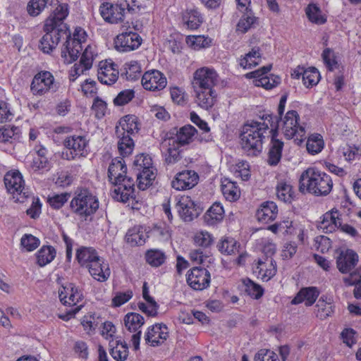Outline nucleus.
<instances>
[{"mask_svg": "<svg viewBox=\"0 0 361 361\" xmlns=\"http://www.w3.org/2000/svg\"><path fill=\"white\" fill-rule=\"evenodd\" d=\"M333 186L331 177L314 167L304 171L299 180V190L302 193L309 192L317 196L328 195Z\"/></svg>", "mask_w": 361, "mask_h": 361, "instance_id": "5", "label": "nucleus"}, {"mask_svg": "<svg viewBox=\"0 0 361 361\" xmlns=\"http://www.w3.org/2000/svg\"><path fill=\"white\" fill-rule=\"evenodd\" d=\"M70 207L75 214L87 219L99 209V200L88 189L81 188L75 192Z\"/></svg>", "mask_w": 361, "mask_h": 361, "instance_id": "6", "label": "nucleus"}, {"mask_svg": "<svg viewBox=\"0 0 361 361\" xmlns=\"http://www.w3.org/2000/svg\"><path fill=\"white\" fill-rule=\"evenodd\" d=\"M49 0H30L27 5V11L32 17L39 16L46 8Z\"/></svg>", "mask_w": 361, "mask_h": 361, "instance_id": "52", "label": "nucleus"}, {"mask_svg": "<svg viewBox=\"0 0 361 361\" xmlns=\"http://www.w3.org/2000/svg\"><path fill=\"white\" fill-rule=\"evenodd\" d=\"M260 57L259 49L254 48L240 60V65L244 68H251L259 64Z\"/></svg>", "mask_w": 361, "mask_h": 361, "instance_id": "44", "label": "nucleus"}, {"mask_svg": "<svg viewBox=\"0 0 361 361\" xmlns=\"http://www.w3.org/2000/svg\"><path fill=\"white\" fill-rule=\"evenodd\" d=\"M269 135L271 136V141L268 152L267 163L270 166H276L282 157L283 142L277 138L279 132H276V128L273 129V133Z\"/></svg>", "mask_w": 361, "mask_h": 361, "instance_id": "21", "label": "nucleus"}, {"mask_svg": "<svg viewBox=\"0 0 361 361\" xmlns=\"http://www.w3.org/2000/svg\"><path fill=\"white\" fill-rule=\"evenodd\" d=\"M255 361H278V356L270 350L261 349L255 355Z\"/></svg>", "mask_w": 361, "mask_h": 361, "instance_id": "64", "label": "nucleus"}, {"mask_svg": "<svg viewBox=\"0 0 361 361\" xmlns=\"http://www.w3.org/2000/svg\"><path fill=\"white\" fill-rule=\"evenodd\" d=\"M245 291L248 295L255 299L260 298L264 294V289L262 287L250 279H247L244 281Z\"/></svg>", "mask_w": 361, "mask_h": 361, "instance_id": "54", "label": "nucleus"}, {"mask_svg": "<svg viewBox=\"0 0 361 361\" xmlns=\"http://www.w3.org/2000/svg\"><path fill=\"white\" fill-rule=\"evenodd\" d=\"M194 241L195 243L198 246L207 247L213 242V238L209 232L201 231L195 234Z\"/></svg>", "mask_w": 361, "mask_h": 361, "instance_id": "63", "label": "nucleus"}, {"mask_svg": "<svg viewBox=\"0 0 361 361\" xmlns=\"http://www.w3.org/2000/svg\"><path fill=\"white\" fill-rule=\"evenodd\" d=\"M186 42L191 48L200 49L209 47L212 43V39L203 35H193L188 37Z\"/></svg>", "mask_w": 361, "mask_h": 361, "instance_id": "48", "label": "nucleus"}, {"mask_svg": "<svg viewBox=\"0 0 361 361\" xmlns=\"http://www.w3.org/2000/svg\"><path fill=\"white\" fill-rule=\"evenodd\" d=\"M324 147L323 137L319 133H313L309 135L306 147L307 151L312 155L317 154L322 152Z\"/></svg>", "mask_w": 361, "mask_h": 361, "instance_id": "36", "label": "nucleus"}, {"mask_svg": "<svg viewBox=\"0 0 361 361\" xmlns=\"http://www.w3.org/2000/svg\"><path fill=\"white\" fill-rule=\"evenodd\" d=\"M199 180L197 173L185 170L178 173L171 181V187L176 190H189L195 187Z\"/></svg>", "mask_w": 361, "mask_h": 361, "instance_id": "15", "label": "nucleus"}, {"mask_svg": "<svg viewBox=\"0 0 361 361\" xmlns=\"http://www.w3.org/2000/svg\"><path fill=\"white\" fill-rule=\"evenodd\" d=\"M190 120L193 123L197 126L200 129L203 130L202 133H206L204 136L200 135L199 140L200 142H209L212 140V136L210 134H207L210 130V128L206 121L202 120L200 116L194 111L190 113Z\"/></svg>", "mask_w": 361, "mask_h": 361, "instance_id": "45", "label": "nucleus"}, {"mask_svg": "<svg viewBox=\"0 0 361 361\" xmlns=\"http://www.w3.org/2000/svg\"><path fill=\"white\" fill-rule=\"evenodd\" d=\"M359 261L358 255L352 249L340 251V272L347 273L353 270Z\"/></svg>", "mask_w": 361, "mask_h": 361, "instance_id": "26", "label": "nucleus"}, {"mask_svg": "<svg viewBox=\"0 0 361 361\" xmlns=\"http://www.w3.org/2000/svg\"><path fill=\"white\" fill-rule=\"evenodd\" d=\"M337 219L338 213L336 209H332L322 216V220L317 223V228L326 233H332L337 228Z\"/></svg>", "mask_w": 361, "mask_h": 361, "instance_id": "29", "label": "nucleus"}, {"mask_svg": "<svg viewBox=\"0 0 361 361\" xmlns=\"http://www.w3.org/2000/svg\"><path fill=\"white\" fill-rule=\"evenodd\" d=\"M280 82L281 78L279 76L271 74L269 76L267 75L255 80V85L257 87H262L266 90H271L277 86Z\"/></svg>", "mask_w": 361, "mask_h": 361, "instance_id": "53", "label": "nucleus"}, {"mask_svg": "<svg viewBox=\"0 0 361 361\" xmlns=\"http://www.w3.org/2000/svg\"><path fill=\"white\" fill-rule=\"evenodd\" d=\"M278 214V207L274 202L267 201L263 202L256 212L257 220L262 223L267 224L274 221Z\"/></svg>", "mask_w": 361, "mask_h": 361, "instance_id": "23", "label": "nucleus"}, {"mask_svg": "<svg viewBox=\"0 0 361 361\" xmlns=\"http://www.w3.org/2000/svg\"><path fill=\"white\" fill-rule=\"evenodd\" d=\"M166 78L160 71L152 70L147 71L142 77V85L145 90H160L166 85Z\"/></svg>", "mask_w": 361, "mask_h": 361, "instance_id": "17", "label": "nucleus"}, {"mask_svg": "<svg viewBox=\"0 0 361 361\" xmlns=\"http://www.w3.org/2000/svg\"><path fill=\"white\" fill-rule=\"evenodd\" d=\"M59 87L55 82L54 77L51 73L42 71L37 73L33 78L30 85L31 92L34 95L42 96L47 92H56Z\"/></svg>", "mask_w": 361, "mask_h": 361, "instance_id": "10", "label": "nucleus"}, {"mask_svg": "<svg viewBox=\"0 0 361 361\" xmlns=\"http://www.w3.org/2000/svg\"><path fill=\"white\" fill-rule=\"evenodd\" d=\"M68 15V5L59 4L55 11L45 20V34L39 41V48L45 54L51 53L58 45L61 38L67 35L68 26L63 23Z\"/></svg>", "mask_w": 361, "mask_h": 361, "instance_id": "1", "label": "nucleus"}, {"mask_svg": "<svg viewBox=\"0 0 361 361\" xmlns=\"http://www.w3.org/2000/svg\"><path fill=\"white\" fill-rule=\"evenodd\" d=\"M114 63L101 65L98 70L97 77L99 81L104 85H111L116 82L118 78V71L115 68Z\"/></svg>", "mask_w": 361, "mask_h": 361, "instance_id": "24", "label": "nucleus"}, {"mask_svg": "<svg viewBox=\"0 0 361 361\" xmlns=\"http://www.w3.org/2000/svg\"><path fill=\"white\" fill-rule=\"evenodd\" d=\"M99 12L105 22L117 24L124 19L125 6L121 4L104 2L99 6Z\"/></svg>", "mask_w": 361, "mask_h": 361, "instance_id": "14", "label": "nucleus"}, {"mask_svg": "<svg viewBox=\"0 0 361 361\" xmlns=\"http://www.w3.org/2000/svg\"><path fill=\"white\" fill-rule=\"evenodd\" d=\"M4 184L16 202H24L29 197V192L24 187L23 176L18 171L7 172L4 176Z\"/></svg>", "mask_w": 361, "mask_h": 361, "instance_id": "9", "label": "nucleus"}, {"mask_svg": "<svg viewBox=\"0 0 361 361\" xmlns=\"http://www.w3.org/2000/svg\"><path fill=\"white\" fill-rule=\"evenodd\" d=\"M299 115L296 111H288L282 121V133L287 139H294L297 145H300L305 135V128L298 123Z\"/></svg>", "mask_w": 361, "mask_h": 361, "instance_id": "8", "label": "nucleus"}, {"mask_svg": "<svg viewBox=\"0 0 361 361\" xmlns=\"http://www.w3.org/2000/svg\"><path fill=\"white\" fill-rule=\"evenodd\" d=\"M217 83L218 74L214 69L203 67L195 72L192 87L195 102L201 108L208 110L214 104L217 94L214 87Z\"/></svg>", "mask_w": 361, "mask_h": 361, "instance_id": "3", "label": "nucleus"}, {"mask_svg": "<svg viewBox=\"0 0 361 361\" xmlns=\"http://www.w3.org/2000/svg\"><path fill=\"white\" fill-rule=\"evenodd\" d=\"M56 252L55 248L51 245H43L37 252V263L39 267L51 262L56 257Z\"/></svg>", "mask_w": 361, "mask_h": 361, "instance_id": "35", "label": "nucleus"}, {"mask_svg": "<svg viewBox=\"0 0 361 361\" xmlns=\"http://www.w3.org/2000/svg\"><path fill=\"white\" fill-rule=\"evenodd\" d=\"M183 20L192 30L197 29L203 21L200 13L195 8L186 10L183 16Z\"/></svg>", "mask_w": 361, "mask_h": 361, "instance_id": "37", "label": "nucleus"}, {"mask_svg": "<svg viewBox=\"0 0 361 361\" xmlns=\"http://www.w3.org/2000/svg\"><path fill=\"white\" fill-rule=\"evenodd\" d=\"M20 245L25 251L31 252L39 245V240L32 234H25L21 238Z\"/></svg>", "mask_w": 361, "mask_h": 361, "instance_id": "58", "label": "nucleus"}, {"mask_svg": "<svg viewBox=\"0 0 361 361\" xmlns=\"http://www.w3.org/2000/svg\"><path fill=\"white\" fill-rule=\"evenodd\" d=\"M291 75L295 79H299L302 76L303 83L307 87L316 85L320 80L319 72L314 67L305 68L298 66Z\"/></svg>", "mask_w": 361, "mask_h": 361, "instance_id": "20", "label": "nucleus"}, {"mask_svg": "<svg viewBox=\"0 0 361 361\" xmlns=\"http://www.w3.org/2000/svg\"><path fill=\"white\" fill-rule=\"evenodd\" d=\"M340 338L342 339L343 343L350 348L356 344L357 341V333L352 328H345L340 333Z\"/></svg>", "mask_w": 361, "mask_h": 361, "instance_id": "55", "label": "nucleus"}, {"mask_svg": "<svg viewBox=\"0 0 361 361\" xmlns=\"http://www.w3.org/2000/svg\"><path fill=\"white\" fill-rule=\"evenodd\" d=\"M137 180L138 182L137 187L139 189L144 190L148 186L152 185L157 176V169L154 166L149 167L145 170L136 172Z\"/></svg>", "mask_w": 361, "mask_h": 361, "instance_id": "33", "label": "nucleus"}, {"mask_svg": "<svg viewBox=\"0 0 361 361\" xmlns=\"http://www.w3.org/2000/svg\"><path fill=\"white\" fill-rule=\"evenodd\" d=\"M308 19L316 24L322 25L326 22V19L321 15V10L316 4H310L305 9Z\"/></svg>", "mask_w": 361, "mask_h": 361, "instance_id": "49", "label": "nucleus"}, {"mask_svg": "<svg viewBox=\"0 0 361 361\" xmlns=\"http://www.w3.org/2000/svg\"><path fill=\"white\" fill-rule=\"evenodd\" d=\"M266 264V262L259 259L257 261V266L256 269L258 270L259 274L262 275V279L264 281H269L274 277L276 274V267L273 265V267L264 268L263 267Z\"/></svg>", "mask_w": 361, "mask_h": 361, "instance_id": "59", "label": "nucleus"}, {"mask_svg": "<svg viewBox=\"0 0 361 361\" xmlns=\"http://www.w3.org/2000/svg\"><path fill=\"white\" fill-rule=\"evenodd\" d=\"M221 187L222 193L227 200L235 202L240 198V190L235 182L225 178L221 180Z\"/></svg>", "mask_w": 361, "mask_h": 361, "instance_id": "31", "label": "nucleus"}, {"mask_svg": "<svg viewBox=\"0 0 361 361\" xmlns=\"http://www.w3.org/2000/svg\"><path fill=\"white\" fill-rule=\"evenodd\" d=\"M197 133L195 127L188 124L182 126L176 130V140L175 143L185 146L190 144L193 140V137Z\"/></svg>", "mask_w": 361, "mask_h": 361, "instance_id": "32", "label": "nucleus"}, {"mask_svg": "<svg viewBox=\"0 0 361 361\" xmlns=\"http://www.w3.org/2000/svg\"><path fill=\"white\" fill-rule=\"evenodd\" d=\"M61 302L65 305L74 306L83 298L80 290L73 283H69L62 286L59 293Z\"/></svg>", "mask_w": 361, "mask_h": 361, "instance_id": "19", "label": "nucleus"}, {"mask_svg": "<svg viewBox=\"0 0 361 361\" xmlns=\"http://www.w3.org/2000/svg\"><path fill=\"white\" fill-rule=\"evenodd\" d=\"M125 72L121 73V76L126 75L128 80L135 81L141 76L142 68L140 64L136 61H130L124 65Z\"/></svg>", "mask_w": 361, "mask_h": 361, "instance_id": "39", "label": "nucleus"}, {"mask_svg": "<svg viewBox=\"0 0 361 361\" xmlns=\"http://www.w3.org/2000/svg\"><path fill=\"white\" fill-rule=\"evenodd\" d=\"M237 241L232 238H224L218 245L219 250L226 255H232L238 250Z\"/></svg>", "mask_w": 361, "mask_h": 361, "instance_id": "51", "label": "nucleus"}, {"mask_svg": "<svg viewBox=\"0 0 361 361\" xmlns=\"http://www.w3.org/2000/svg\"><path fill=\"white\" fill-rule=\"evenodd\" d=\"M276 195L279 200L284 202H291L293 200L292 186L286 182H280L276 186Z\"/></svg>", "mask_w": 361, "mask_h": 361, "instance_id": "46", "label": "nucleus"}, {"mask_svg": "<svg viewBox=\"0 0 361 361\" xmlns=\"http://www.w3.org/2000/svg\"><path fill=\"white\" fill-rule=\"evenodd\" d=\"M256 20L257 18L254 16L251 9L246 8V12L243 13L236 25V31L241 33L247 32L255 23Z\"/></svg>", "mask_w": 361, "mask_h": 361, "instance_id": "40", "label": "nucleus"}, {"mask_svg": "<svg viewBox=\"0 0 361 361\" xmlns=\"http://www.w3.org/2000/svg\"><path fill=\"white\" fill-rule=\"evenodd\" d=\"M135 97V92L133 90H125L118 93L114 98L115 106H123L130 102Z\"/></svg>", "mask_w": 361, "mask_h": 361, "instance_id": "61", "label": "nucleus"}, {"mask_svg": "<svg viewBox=\"0 0 361 361\" xmlns=\"http://www.w3.org/2000/svg\"><path fill=\"white\" fill-rule=\"evenodd\" d=\"M146 261L151 266L158 267L163 264L166 259L165 254L159 250H150L146 252Z\"/></svg>", "mask_w": 361, "mask_h": 361, "instance_id": "47", "label": "nucleus"}, {"mask_svg": "<svg viewBox=\"0 0 361 361\" xmlns=\"http://www.w3.org/2000/svg\"><path fill=\"white\" fill-rule=\"evenodd\" d=\"M176 209L180 219L185 222L192 221L202 212V209L188 196L176 198Z\"/></svg>", "mask_w": 361, "mask_h": 361, "instance_id": "11", "label": "nucleus"}, {"mask_svg": "<svg viewBox=\"0 0 361 361\" xmlns=\"http://www.w3.org/2000/svg\"><path fill=\"white\" fill-rule=\"evenodd\" d=\"M63 146L66 152H63V157L67 160H73L87 156L89 140L85 135H70L63 140Z\"/></svg>", "mask_w": 361, "mask_h": 361, "instance_id": "7", "label": "nucleus"}, {"mask_svg": "<svg viewBox=\"0 0 361 361\" xmlns=\"http://www.w3.org/2000/svg\"><path fill=\"white\" fill-rule=\"evenodd\" d=\"M224 216V209L219 202L214 203L204 214V221L209 225L220 222Z\"/></svg>", "mask_w": 361, "mask_h": 361, "instance_id": "34", "label": "nucleus"}, {"mask_svg": "<svg viewBox=\"0 0 361 361\" xmlns=\"http://www.w3.org/2000/svg\"><path fill=\"white\" fill-rule=\"evenodd\" d=\"M169 337V329L164 324H155L148 328L145 336V342L151 346L161 345Z\"/></svg>", "mask_w": 361, "mask_h": 361, "instance_id": "16", "label": "nucleus"}, {"mask_svg": "<svg viewBox=\"0 0 361 361\" xmlns=\"http://www.w3.org/2000/svg\"><path fill=\"white\" fill-rule=\"evenodd\" d=\"M333 312L334 310L331 302L330 301L326 302L323 298H321L317 302L314 312L317 318L323 320L329 317Z\"/></svg>", "mask_w": 361, "mask_h": 361, "instance_id": "42", "label": "nucleus"}, {"mask_svg": "<svg viewBox=\"0 0 361 361\" xmlns=\"http://www.w3.org/2000/svg\"><path fill=\"white\" fill-rule=\"evenodd\" d=\"M132 134L122 133L116 135L119 140L118 142V151L123 157L130 154L134 147V142L130 135Z\"/></svg>", "mask_w": 361, "mask_h": 361, "instance_id": "41", "label": "nucleus"}, {"mask_svg": "<svg viewBox=\"0 0 361 361\" xmlns=\"http://www.w3.org/2000/svg\"><path fill=\"white\" fill-rule=\"evenodd\" d=\"M144 317L136 312L128 313L124 317V324L128 330L130 332H136L144 324Z\"/></svg>", "mask_w": 361, "mask_h": 361, "instance_id": "38", "label": "nucleus"}, {"mask_svg": "<svg viewBox=\"0 0 361 361\" xmlns=\"http://www.w3.org/2000/svg\"><path fill=\"white\" fill-rule=\"evenodd\" d=\"M152 166H153L152 158L147 154H141L137 155L133 161V167L135 172L145 170V168L148 169Z\"/></svg>", "mask_w": 361, "mask_h": 361, "instance_id": "57", "label": "nucleus"}, {"mask_svg": "<svg viewBox=\"0 0 361 361\" xmlns=\"http://www.w3.org/2000/svg\"><path fill=\"white\" fill-rule=\"evenodd\" d=\"M141 37L135 32H123L114 40L115 48L121 52H128L137 49L142 44Z\"/></svg>", "mask_w": 361, "mask_h": 361, "instance_id": "13", "label": "nucleus"}, {"mask_svg": "<svg viewBox=\"0 0 361 361\" xmlns=\"http://www.w3.org/2000/svg\"><path fill=\"white\" fill-rule=\"evenodd\" d=\"M126 173L127 166L123 159H113L108 169L109 180L114 186L111 190V196L121 202L135 199L134 180Z\"/></svg>", "mask_w": 361, "mask_h": 361, "instance_id": "2", "label": "nucleus"}, {"mask_svg": "<svg viewBox=\"0 0 361 361\" xmlns=\"http://www.w3.org/2000/svg\"><path fill=\"white\" fill-rule=\"evenodd\" d=\"M149 235L147 234L144 226L137 225L128 229L126 235V240L127 243L131 246L142 245Z\"/></svg>", "mask_w": 361, "mask_h": 361, "instance_id": "25", "label": "nucleus"}, {"mask_svg": "<svg viewBox=\"0 0 361 361\" xmlns=\"http://www.w3.org/2000/svg\"><path fill=\"white\" fill-rule=\"evenodd\" d=\"M147 234L157 238L159 241H166L171 237L169 228L165 224L154 225Z\"/></svg>", "mask_w": 361, "mask_h": 361, "instance_id": "43", "label": "nucleus"}, {"mask_svg": "<svg viewBox=\"0 0 361 361\" xmlns=\"http://www.w3.org/2000/svg\"><path fill=\"white\" fill-rule=\"evenodd\" d=\"M70 196L71 194L68 192L54 195V196L49 197L48 202L52 208L59 209L68 201Z\"/></svg>", "mask_w": 361, "mask_h": 361, "instance_id": "62", "label": "nucleus"}, {"mask_svg": "<svg viewBox=\"0 0 361 361\" xmlns=\"http://www.w3.org/2000/svg\"><path fill=\"white\" fill-rule=\"evenodd\" d=\"M66 41L63 49L61 50V56L67 63H71L76 61L82 51V44L79 39H71V32L68 28Z\"/></svg>", "mask_w": 361, "mask_h": 361, "instance_id": "18", "label": "nucleus"}, {"mask_svg": "<svg viewBox=\"0 0 361 361\" xmlns=\"http://www.w3.org/2000/svg\"><path fill=\"white\" fill-rule=\"evenodd\" d=\"M97 250L92 247H81L76 251V259L82 267H87L99 257Z\"/></svg>", "mask_w": 361, "mask_h": 361, "instance_id": "30", "label": "nucleus"}, {"mask_svg": "<svg viewBox=\"0 0 361 361\" xmlns=\"http://www.w3.org/2000/svg\"><path fill=\"white\" fill-rule=\"evenodd\" d=\"M269 126L264 122L247 121L240 133V145L243 152L250 157L259 156L263 149V143L268 133Z\"/></svg>", "mask_w": 361, "mask_h": 361, "instance_id": "4", "label": "nucleus"}, {"mask_svg": "<svg viewBox=\"0 0 361 361\" xmlns=\"http://www.w3.org/2000/svg\"><path fill=\"white\" fill-rule=\"evenodd\" d=\"M345 284L348 286H355L353 295L356 299L361 300V281L359 273L354 271L343 279Z\"/></svg>", "mask_w": 361, "mask_h": 361, "instance_id": "50", "label": "nucleus"}, {"mask_svg": "<svg viewBox=\"0 0 361 361\" xmlns=\"http://www.w3.org/2000/svg\"><path fill=\"white\" fill-rule=\"evenodd\" d=\"M187 283L194 290H204L210 283L209 271L204 268L193 267L187 274Z\"/></svg>", "mask_w": 361, "mask_h": 361, "instance_id": "12", "label": "nucleus"}, {"mask_svg": "<svg viewBox=\"0 0 361 361\" xmlns=\"http://www.w3.org/2000/svg\"><path fill=\"white\" fill-rule=\"evenodd\" d=\"M86 269H88L90 274L93 279L100 282L106 281L111 274L109 264L105 263L104 259L101 257H99L98 259L90 264Z\"/></svg>", "mask_w": 361, "mask_h": 361, "instance_id": "22", "label": "nucleus"}, {"mask_svg": "<svg viewBox=\"0 0 361 361\" xmlns=\"http://www.w3.org/2000/svg\"><path fill=\"white\" fill-rule=\"evenodd\" d=\"M121 343V349L118 348V346L112 348L110 350V354L111 357L117 361H124L127 359L128 355V348L127 343L124 342L118 341L117 345Z\"/></svg>", "mask_w": 361, "mask_h": 361, "instance_id": "60", "label": "nucleus"}, {"mask_svg": "<svg viewBox=\"0 0 361 361\" xmlns=\"http://www.w3.org/2000/svg\"><path fill=\"white\" fill-rule=\"evenodd\" d=\"M137 118L134 115H126L119 120L118 126H116V134L128 133L133 135L138 132Z\"/></svg>", "mask_w": 361, "mask_h": 361, "instance_id": "28", "label": "nucleus"}, {"mask_svg": "<svg viewBox=\"0 0 361 361\" xmlns=\"http://www.w3.org/2000/svg\"><path fill=\"white\" fill-rule=\"evenodd\" d=\"M323 61L329 71H333L337 68L336 56L334 51L330 48L325 49L322 54Z\"/></svg>", "mask_w": 361, "mask_h": 361, "instance_id": "56", "label": "nucleus"}, {"mask_svg": "<svg viewBox=\"0 0 361 361\" xmlns=\"http://www.w3.org/2000/svg\"><path fill=\"white\" fill-rule=\"evenodd\" d=\"M319 294L316 287L302 288L292 300L291 303L298 305L305 302L306 306H311L317 300Z\"/></svg>", "mask_w": 361, "mask_h": 361, "instance_id": "27", "label": "nucleus"}]
</instances>
